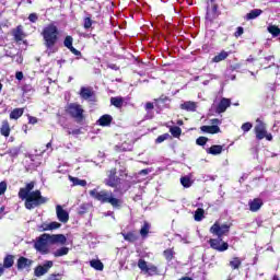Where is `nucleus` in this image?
<instances>
[{
	"instance_id": "obj_46",
	"label": "nucleus",
	"mask_w": 280,
	"mask_h": 280,
	"mask_svg": "<svg viewBox=\"0 0 280 280\" xmlns=\"http://www.w3.org/2000/svg\"><path fill=\"white\" fill-rule=\"evenodd\" d=\"M42 268H43L44 270H46V273L49 272V269H50V268H54V261H51V260H46V261L44 262V265H42Z\"/></svg>"
},
{
	"instance_id": "obj_9",
	"label": "nucleus",
	"mask_w": 280,
	"mask_h": 280,
	"mask_svg": "<svg viewBox=\"0 0 280 280\" xmlns=\"http://www.w3.org/2000/svg\"><path fill=\"white\" fill-rule=\"evenodd\" d=\"M231 231V225L229 224H222L220 225V223L215 222L211 228H210V233H212V235H217V237H219V240H221L222 237H224V235H228V233Z\"/></svg>"
},
{
	"instance_id": "obj_62",
	"label": "nucleus",
	"mask_w": 280,
	"mask_h": 280,
	"mask_svg": "<svg viewBox=\"0 0 280 280\" xmlns=\"http://www.w3.org/2000/svg\"><path fill=\"white\" fill-rule=\"evenodd\" d=\"M179 280H194V279L190 278V277H183V278H180Z\"/></svg>"
},
{
	"instance_id": "obj_64",
	"label": "nucleus",
	"mask_w": 280,
	"mask_h": 280,
	"mask_svg": "<svg viewBox=\"0 0 280 280\" xmlns=\"http://www.w3.org/2000/svg\"><path fill=\"white\" fill-rule=\"evenodd\" d=\"M271 58H275L273 56L266 57L265 60H270Z\"/></svg>"
},
{
	"instance_id": "obj_51",
	"label": "nucleus",
	"mask_w": 280,
	"mask_h": 280,
	"mask_svg": "<svg viewBox=\"0 0 280 280\" xmlns=\"http://www.w3.org/2000/svg\"><path fill=\"white\" fill-rule=\"evenodd\" d=\"M8 190V184L5 182L0 183V196H3L5 191Z\"/></svg>"
},
{
	"instance_id": "obj_60",
	"label": "nucleus",
	"mask_w": 280,
	"mask_h": 280,
	"mask_svg": "<svg viewBox=\"0 0 280 280\" xmlns=\"http://www.w3.org/2000/svg\"><path fill=\"white\" fill-rule=\"evenodd\" d=\"M3 272H5V269H3V265L0 264V277L3 276Z\"/></svg>"
},
{
	"instance_id": "obj_38",
	"label": "nucleus",
	"mask_w": 280,
	"mask_h": 280,
	"mask_svg": "<svg viewBox=\"0 0 280 280\" xmlns=\"http://www.w3.org/2000/svg\"><path fill=\"white\" fill-rule=\"evenodd\" d=\"M180 184L183 185V187H185V189H189V187H191V185H194V183L191 182V178L189 176L180 177Z\"/></svg>"
},
{
	"instance_id": "obj_11",
	"label": "nucleus",
	"mask_w": 280,
	"mask_h": 280,
	"mask_svg": "<svg viewBox=\"0 0 280 280\" xmlns=\"http://www.w3.org/2000/svg\"><path fill=\"white\" fill-rule=\"evenodd\" d=\"M79 95L82 100L95 102V91H93V88L82 86Z\"/></svg>"
},
{
	"instance_id": "obj_36",
	"label": "nucleus",
	"mask_w": 280,
	"mask_h": 280,
	"mask_svg": "<svg viewBox=\"0 0 280 280\" xmlns=\"http://www.w3.org/2000/svg\"><path fill=\"white\" fill-rule=\"evenodd\" d=\"M170 132L172 137H174L175 139H178L180 138V135H183V129H180V127L178 126H173L170 128Z\"/></svg>"
},
{
	"instance_id": "obj_33",
	"label": "nucleus",
	"mask_w": 280,
	"mask_h": 280,
	"mask_svg": "<svg viewBox=\"0 0 280 280\" xmlns=\"http://www.w3.org/2000/svg\"><path fill=\"white\" fill-rule=\"evenodd\" d=\"M230 267L233 270H240V268L242 267V258L233 257L232 260L230 261Z\"/></svg>"
},
{
	"instance_id": "obj_45",
	"label": "nucleus",
	"mask_w": 280,
	"mask_h": 280,
	"mask_svg": "<svg viewBox=\"0 0 280 280\" xmlns=\"http://www.w3.org/2000/svg\"><path fill=\"white\" fill-rule=\"evenodd\" d=\"M209 141V138L201 136L197 138L196 143L197 145H207V142Z\"/></svg>"
},
{
	"instance_id": "obj_6",
	"label": "nucleus",
	"mask_w": 280,
	"mask_h": 280,
	"mask_svg": "<svg viewBox=\"0 0 280 280\" xmlns=\"http://www.w3.org/2000/svg\"><path fill=\"white\" fill-rule=\"evenodd\" d=\"M104 185L112 187V189H119L121 187V178L117 176V168L114 167L108 172L107 178L104 179Z\"/></svg>"
},
{
	"instance_id": "obj_43",
	"label": "nucleus",
	"mask_w": 280,
	"mask_h": 280,
	"mask_svg": "<svg viewBox=\"0 0 280 280\" xmlns=\"http://www.w3.org/2000/svg\"><path fill=\"white\" fill-rule=\"evenodd\" d=\"M35 277H43L44 275H47V270L43 268V266L38 265L34 269Z\"/></svg>"
},
{
	"instance_id": "obj_14",
	"label": "nucleus",
	"mask_w": 280,
	"mask_h": 280,
	"mask_svg": "<svg viewBox=\"0 0 280 280\" xmlns=\"http://www.w3.org/2000/svg\"><path fill=\"white\" fill-rule=\"evenodd\" d=\"M32 264H34V260L25 256H21L16 261V268L18 270H25V268H32Z\"/></svg>"
},
{
	"instance_id": "obj_13",
	"label": "nucleus",
	"mask_w": 280,
	"mask_h": 280,
	"mask_svg": "<svg viewBox=\"0 0 280 280\" xmlns=\"http://www.w3.org/2000/svg\"><path fill=\"white\" fill-rule=\"evenodd\" d=\"M56 213L59 222H62V224H67V222H69V212L62 209V206L60 205L56 206Z\"/></svg>"
},
{
	"instance_id": "obj_27",
	"label": "nucleus",
	"mask_w": 280,
	"mask_h": 280,
	"mask_svg": "<svg viewBox=\"0 0 280 280\" xmlns=\"http://www.w3.org/2000/svg\"><path fill=\"white\" fill-rule=\"evenodd\" d=\"M179 108H182V110H187L188 113H196L197 106L195 102L187 101L180 104Z\"/></svg>"
},
{
	"instance_id": "obj_17",
	"label": "nucleus",
	"mask_w": 280,
	"mask_h": 280,
	"mask_svg": "<svg viewBox=\"0 0 280 280\" xmlns=\"http://www.w3.org/2000/svg\"><path fill=\"white\" fill-rule=\"evenodd\" d=\"M230 106L231 100L222 98L215 108V113H218V115H221V113H226V108H229Z\"/></svg>"
},
{
	"instance_id": "obj_31",
	"label": "nucleus",
	"mask_w": 280,
	"mask_h": 280,
	"mask_svg": "<svg viewBox=\"0 0 280 280\" xmlns=\"http://www.w3.org/2000/svg\"><path fill=\"white\" fill-rule=\"evenodd\" d=\"M112 106H115V108H121L124 106V97L121 96H115L110 98Z\"/></svg>"
},
{
	"instance_id": "obj_54",
	"label": "nucleus",
	"mask_w": 280,
	"mask_h": 280,
	"mask_svg": "<svg viewBox=\"0 0 280 280\" xmlns=\"http://www.w3.org/2000/svg\"><path fill=\"white\" fill-rule=\"evenodd\" d=\"M28 124H32V126L38 124V118L34 116H28Z\"/></svg>"
},
{
	"instance_id": "obj_57",
	"label": "nucleus",
	"mask_w": 280,
	"mask_h": 280,
	"mask_svg": "<svg viewBox=\"0 0 280 280\" xmlns=\"http://www.w3.org/2000/svg\"><path fill=\"white\" fill-rule=\"evenodd\" d=\"M15 78H16V80H23V73L21 72V71H18L16 73H15Z\"/></svg>"
},
{
	"instance_id": "obj_22",
	"label": "nucleus",
	"mask_w": 280,
	"mask_h": 280,
	"mask_svg": "<svg viewBox=\"0 0 280 280\" xmlns=\"http://www.w3.org/2000/svg\"><path fill=\"white\" fill-rule=\"evenodd\" d=\"M201 132H207V135H218L220 132V128L218 125L207 126L203 125L200 127Z\"/></svg>"
},
{
	"instance_id": "obj_20",
	"label": "nucleus",
	"mask_w": 280,
	"mask_h": 280,
	"mask_svg": "<svg viewBox=\"0 0 280 280\" xmlns=\"http://www.w3.org/2000/svg\"><path fill=\"white\" fill-rule=\"evenodd\" d=\"M125 242H129L130 244H135V242H137L139 240V235L137 234L136 231H130L127 233H121Z\"/></svg>"
},
{
	"instance_id": "obj_52",
	"label": "nucleus",
	"mask_w": 280,
	"mask_h": 280,
	"mask_svg": "<svg viewBox=\"0 0 280 280\" xmlns=\"http://www.w3.org/2000/svg\"><path fill=\"white\" fill-rule=\"evenodd\" d=\"M28 21H30L31 23H36V22L38 21V14H37V13H31V14L28 15Z\"/></svg>"
},
{
	"instance_id": "obj_59",
	"label": "nucleus",
	"mask_w": 280,
	"mask_h": 280,
	"mask_svg": "<svg viewBox=\"0 0 280 280\" xmlns=\"http://www.w3.org/2000/svg\"><path fill=\"white\" fill-rule=\"evenodd\" d=\"M109 69H113L114 71H119L118 66L115 63L109 65Z\"/></svg>"
},
{
	"instance_id": "obj_48",
	"label": "nucleus",
	"mask_w": 280,
	"mask_h": 280,
	"mask_svg": "<svg viewBox=\"0 0 280 280\" xmlns=\"http://www.w3.org/2000/svg\"><path fill=\"white\" fill-rule=\"evenodd\" d=\"M168 138L170 133L161 135L155 139V143H163V141H167Z\"/></svg>"
},
{
	"instance_id": "obj_18",
	"label": "nucleus",
	"mask_w": 280,
	"mask_h": 280,
	"mask_svg": "<svg viewBox=\"0 0 280 280\" xmlns=\"http://www.w3.org/2000/svg\"><path fill=\"white\" fill-rule=\"evenodd\" d=\"M50 244H67V236L65 234H49Z\"/></svg>"
},
{
	"instance_id": "obj_40",
	"label": "nucleus",
	"mask_w": 280,
	"mask_h": 280,
	"mask_svg": "<svg viewBox=\"0 0 280 280\" xmlns=\"http://www.w3.org/2000/svg\"><path fill=\"white\" fill-rule=\"evenodd\" d=\"M149 233H150V223L144 222V224L140 229V235L141 237H148Z\"/></svg>"
},
{
	"instance_id": "obj_35",
	"label": "nucleus",
	"mask_w": 280,
	"mask_h": 280,
	"mask_svg": "<svg viewBox=\"0 0 280 280\" xmlns=\"http://www.w3.org/2000/svg\"><path fill=\"white\" fill-rule=\"evenodd\" d=\"M174 255H176V252H174V247L167 248L163 252V256L166 261H172V259H174Z\"/></svg>"
},
{
	"instance_id": "obj_58",
	"label": "nucleus",
	"mask_w": 280,
	"mask_h": 280,
	"mask_svg": "<svg viewBox=\"0 0 280 280\" xmlns=\"http://www.w3.org/2000/svg\"><path fill=\"white\" fill-rule=\"evenodd\" d=\"M211 124H213V126H218V125H220V119L213 118V119H211Z\"/></svg>"
},
{
	"instance_id": "obj_34",
	"label": "nucleus",
	"mask_w": 280,
	"mask_h": 280,
	"mask_svg": "<svg viewBox=\"0 0 280 280\" xmlns=\"http://www.w3.org/2000/svg\"><path fill=\"white\" fill-rule=\"evenodd\" d=\"M90 266L91 268H94V270H104V262H102V260L100 259H93L90 261Z\"/></svg>"
},
{
	"instance_id": "obj_53",
	"label": "nucleus",
	"mask_w": 280,
	"mask_h": 280,
	"mask_svg": "<svg viewBox=\"0 0 280 280\" xmlns=\"http://www.w3.org/2000/svg\"><path fill=\"white\" fill-rule=\"evenodd\" d=\"M244 34V27L238 26L234 33L235 38H240Z\"/></svg>"
},
{
	"instance_id": "obj_30",
	"label": "nucleus",
	"mask_w": 280,
	"mask_h": 280,
	"mask_svg": "<svg viewBox=\"0 0 280 280\" xmlns=\"http://www.w3.org/2000/svg\"><path fill=\"white\" fill-rule=\"evenodd\" d=\"M69 180L70 183H72V185L74 187H86V180L85 179H80L78 177H73V176H69Z\"/></svg>"
},
{
	"instance_id": "obj_56",
	"label": "nucleus",
	"mask_w": 280,
	"mask_h": 280,
	"mask_svg": "<svg viewBox=\"0 0 280 280\" xmlns=\"http://www.w3.org/2000/svg\"><path fill=\"white\" fill-rule=\"evenodd\" d=\"M42 231H49V223H43L40 225Z\"/></svg>"
},
{
	"instance_id": "obj_25",
	"label": "nucleus",
	"mask_w": 280,
	"mask_h": 280,
	"mask_svg": "<svg viewBox=\"0 0 280 280\" xmlns=\"http://www.w3.org/2000/svg\"><path fill=\"white\" fill-rule=\"evenodd\" d=\"M12 266H14V255L8 254L3 258L2 268L5 270L12 268Z\"/></svg>"
},
{
	"instance_id": "obj_3",
	"label": "nucleus",
	"mask_w": 280,
	"mask_h": 280,
	"mask_svg": "<svg viewBox=\"0 0 280 280\" xmlns=\"http://www.w3.org/2000/svg\"><path fill=\"white\" fill-rule=\"evenodd\" d=\"M89 195L94 200H97V202H101V205H110L113 209H121V205H124V201L113 196L110 190L94 188L90 190Z\"/></svg>"
},
{
	"instance_id": "obj_8",
	"label": "nucleus",
	"mask_w": 280,
	"mask_h": 280,
	"mask_svg": "<svg viewBox=\"0 0 280 280\" xmlns=\"http://www.w3.org/2000/svg\"><path fill=\"white\" fill-rule=\"evenodd\" d=\"M138 268L141 270V272H144V275H148L149 277L159 275V267H156V265H148V261L144 259L138 260Z\"/></svg>"
},
{
	"instance_id": "obj_1",
	"label": "nucleus",
	"mask_w": 280,
	"mask_h": 280,
	"mask_svg": "<svg viewBox=\"0 0 280 280\" xmlns=\"http://www.w3.org/2000/svg\"><path fill=\"white\" fill-rule=\"evenodd\" d=\"M34 185H36V183L31 182L26 184L24 188H20L18 192L20 200H24V207L27 211H32L49 202V198L44 197L39 189L34 190Z\"/></svg>"
},
{
	"instance_id": "obj_24",
	"label": "nucleus",
	"mask_w": 280,
	"mask_h": 280,
	"mask_svg": "<svg viewBox=\"0 0 280 280\" xmlns=\"http://www.w3.org/2000/svg\"><path fill=\"white\" fill-rule=\"evenodd\" d=\"M206 19L210 23H213L218 19V4H213L211 11H207Z\"/></svg>"
},
{
	"instance_id": "obj_55",
	"label": "nucleus",
	"mask_w": 280,
	"mask_h": 280,
	"mask_svg": "<svg viewBox=\"0 0 280 280\" xmlns=\"http://www.w3.org/2000/svg\"><path fill=\"white\" fill-rule=\"evenodd\" d=\"M144 108H145V110H154V103L148 102V103L144 105Z\"/></svg>"
},
{
	"instance_id": "obj_5",
	"label": "nucleus",
	"mask_w": 280,
	"mask_h": 280,
	"mask_svg": "<svg viewBox=\"0 0 280 280\" xmlns=\"http://www.w3.org/2000/svg\"><path fill=\"white\" fill-rule=\"evenodd\" d=\"M256 122L257 124L254 127L256 139L258 141H261L262 139H266L267 141H272V133H268V130L266 129V124L259 118L256 120Z\"/></svg>"
},
{
	"instance_id": "obj_23",
	"label": "nucleus",
	"mask_w": 280,
	"mask_h": 280,
	"mask_svg": "<svg viewBox=\"0 0 280 280\" xmlns=\"http://www.w3.org/2000/svg\"><path fill=\"white\" fill-rule=\"evenodd\" d=\"M224 147L220 144H213L206 150L207 154H212V156H218V154H222Z\"/></svg>"
},
{
	"instance_id": "obj_4",
	"label": "nucleus",
	"mask_w": 280,
	"mask_h": 280,
	"mask_svg": "<svg viewBox=\"0 0 280 280\" xmlns=\"http://www.w3.org/2000/svg\"><path fill=\"white\" fill-rule=\"evenodd\" d=\"M67 115L71 116L77 124H82L85 119L84 108L78 103H70L66 106Z\"/></svg>"
},
{
	"instance_id": "obj_39",
	"label": "nucleus",
	"mask_w": 280,
	"mask_h": 280,
	"mask_svg": "<svg viewBox=\"0 0 280 280\" xmlns=\"http://www.w3.org/2000/svg\"><path fill=\"white\" fill-rule=\"evenodd\" d=\"M195 221L196 222H202V219L205 218V209L202 208H198L196 211H195Z\"/></svg>"
},
{
	"instance_id": "obj_63",
	"label": "nucleus",
	"mask_w": 280,
	"mask_h": 280,
	"mask_svg": "<svg viewBox=\"0 0 280 280\" xmlns=\"http://www.w3.org/2000/svg\"><path fill=\"white\" fill-rule=\"evenodd\" d=\"M46 148L47 149L51 148V141L46 144Z\"/></svg>"
},
{
	"instance_id": "obj_16",
	"label": "nucleus",
	"mask_w": 280,
	"mask_h": 280,
	"mask_svg": "<svg viewBox=\"0 0 280 280\" xmlns=\"http://www.w3.org/2000/svg\"><path fill=\"white\" fill-rule=\"evenodd\" d=\"M248 206L249 211H252L253 213H257V211H259V209L264 207V200H261V198H255L253 200H249Z\"/></svg>"
},
{
	"instance_id": "obj_21",
	"label": "nucleus",
	"mask_w": 280,
	"mask_h": 280,
	"mask_svg": "<svg viewBox=\"0 0 280 280\" xmlns=\"http://www.w3.org/2000/svg\"><path fill=\"white\" fill-rule=\"evenodd\" d=\"M97 124H98V126L106 128V127L110 126V124H113V116L105 114L97 119Z\"/></svg>"
},
{
	"instance_id": "obj_41",
	"label": "nucleus",
	"mask_w": 280,
	"mask_h": 280,
	"mask_svg": "<svg viewBox=\"0 0 280 280\" xmlns=\"http://www.w3.org/2000/svg\"><path fill=\"white\" fill-rule=\"evenodd\" d=\"M7 58H12V60H15L18 65H23V55L16 54V55H10L5 54Z\"/></svg>"
},
{
	"instance_id": "obj_12",
	"label": "nucleus",
	"mask_w": 280,
	"mask_h": 280,
	"mask_svg": "<svg viewBox=\"0 0 280 280\" xmlns=\"http://www.w3.org/2000/svg\"><path fill=\"white\" fill-rule=\"evenodd\" d=\"M63 47H67V49H69V51H71V54H73L74 56H79L80 58H82V52L78 49H75V47H73V37L70 35H67L63 39Z\"/></svg>"
},
{
	"instance_id": "obj_29",
	"label": "nucleus",
	"mask_w": 280,
	"mask_h": 280,
	"mask_svg": "<svg viewBox=\"0 0 280 280\" xmlns=\"http://www.w3.org/2000/svg\"><path fill=\"white\" fill-rule=\"evenodd\" d=\"M23 113H25V108H14L11 113H10V115H9V117H10V119H20V117H23Z\"/></svg>"
},
{
	"instance_id": "obj_32",
	"label": "nucleus",
	"mask_w": 280,
	"mask_h": 280,
	"mask_svg": "<svg viewBox=\"0 0 280 280\" xmlns=\"http://www.w3.org/2000/svg\"><path fill=\"white\" fill-rule=\"evenodd\" d=\"M12 34H13L15 40H18V42L23 40V26L22 25L16 26V28H14L12 31Z\"/></svg>"
},
{
	"instance_id": "obj_19",
	"label": "nucleus",
	"mask_w": 280,
	"mask_h": 280,
	"mask_svg": "<svg viewBox=\"0 0 280 280\" xmlns=\"http://www.w3.org/2000/svg\"><path fill=\"white\" fill-rule=\"evenodd\" d=\"M10 132H12V129L10 128V121H8V119L2 120L0 127V135L8 138L10 137Z\"/></svg>"
},
{
	"instance_id": "obj_7",
	"label": "nucleus",
	"mask_w": 280,
	"mask_h": 280,
	"mask_svg": "<svg viewBox=\"0 0 280 280\" xmlns=\"http://www.w3.org/2000/svg\"><path fill=\"white\" fill-rule=\"evenodd\" d=\"M49 242V234L45 233L37 237L34 248L42 253V255H49V246L47 245Z\"/></svg>"
},
{
	"instance_id": "obj_37",
	"label": "nucleus",
	"mask_w": 280,
	"mask_h": 280,
	"mask_svg": "<svg viewBox=\"0 0 280 280\" xmlns=\"http://www.w3.org/2000/svg\"><path fill=\"white\" fill-rule=\"evenodd\" d=\"M54 257H65L69 255V247H61L52 253Z\"/></svg>"
},
{
	"instance_id": "obj_42",
	"label": "nucleus",
	"mask_w": 280,
	"mask_h": 280,
	"mask_svg": "<svg viewBox=\"0 0 280 280\" xmlns=\"http://www.w3.org/2000/svg\"><path fill=\"white\" fill-rule=\"evenodd\" d=\"M268 32L273 36V38H277L280 34V28L277 25H270L268 26Z\"/></svg>"
},
{
	"instance_id": "obj_47",
	"label": "nucleus",
	"mask_w": 280,
	"mask_h": 280,
	"mask_svg": "<svg viewBox=\"0 0 280 280\" xmlns=\"http://www.w3.org/2000/svg\"><path fill=\"white\" fill-rule=\"evenodd\" d=\"M61 226H62V224H60L59 222H56V221L48 223L49 231H56V229H60Z\"/></svg>"
},
{
	"instance_id": "obj_61",
	"label": "nucleus",
	"mask_w": 280,
	"mask_h": 280,
	"mask_svg": "<svg viewBox=\"0 0 280 280\" xmlns=\"http://www.w3.org/2000/svg\"><path fill=\"white\" fill-rule=\"evenodd\" d=\"M22 130L25 132V135H27V130H28L27 125H23V126H22Z\"/></svg>"
},
{
	"instance_id": "obj_2",
	"label": "nucleus",
	"mask_w": 280,
	"mask_h": 280,
	"mask_svg": "<svg viewBox=\"0 0 280 280\" xmlns=\"http://www.w3.org/2000/svg\"><path fill=\"white\" fill-rule=\"evenodd\" d=\"M40 36L43 38V45L46 47L47 51H49V54H56V51H58L56 46L58 45V40H60V31L58 30V26L54 23L48 24L43 28Z\"/></svg>"
},
{
	"instance_id": "obj_49",
	"label": "nucleus",
	"mask_w": 280,
	"mask_h": 280,
	"mask_svg": "<svg viewBox=\"0 0 280 280\" xmlns=\"http://www.w3.org/2000/svg\"><path fill=\"white\" fill-rule=\"evenodd\" d=\"M252 129H253L252 122H245L241 127V130H243V132H250Z\"/></svg>"
},
{
	"instance_id": "obj_10",
	"label": "nucleus",
	"mask_w": 280,
	"mask_h": 280,
	"mask_svg": "<svg viewBox=\"0 0 280 280\" xmlns=\"http://www.w3.org/2000/svg\"><path fill=\"white\" fill-rule=\"evenodd\" d=\"M210 248L213 250H218V253H224V250H229V243L223 242L222 238H210L208 241Z\"/></svg>"
},
{
	"instance_id": "obj_26",
	"label": "nucleus",
	"mask_w": 280,
	"mask_h": 280,
	"mask_svg": "<svg viewBox=\"0 0 280 280\" xmlns=\"http://www.w3.org/2000/svg\"><path fill=\"white\" fill-rule=\"evenodd\" d=\"M231 54H233V51H225V50H221L218 55H215L212 58V62H222V60H226V58H229V56H231Z\"/></svg>"
},
{
	"instance_id": "obj_28",
	"label": "nucleus",
	"mask_w": 280,
	"mask_h": 280,
	"mask_svg": "<svg viewBox=\"0 0 280 280\" xmlns=\"http://www.w3.org/2000/svg\"><path fill=\"white\" fill-rule=\"evenodd\" d=\"M261 14H264V11L261 9H254L246 14L245 19L246 21H253L258 16H261Z\"/></svg>"
},
{
	"instance_id": "obj_15",
	"label": "nucleus",
	"mask_w": 280,
	"mask_h": 280,
	"mask_svg": "<svg viewBox=\"0 0 280 280\" xmlns=\"http://www.w3.org/2000/svg\"><path fill=\"white\" fill-rule=\"evenodd\" d=\"M172 100L170 96L162 94L159 98H154V104L159 110H163V108H167V102H171Z\"/></svg>"
},
{
	"instance_id": "obj_44",
	"label": "nucleus",
	"mask_w": 280,
	"mask_h": 280,
	"mask_svg": "<svg viewBox=\"0 0 280 280\" xmlns=\"http://www.w3.org/2000/svg\"><path fill=\"white\" fill-rule=\"evenodd\" d=\"M92 26H93V20H91V18H84L83 20L84 30H91Z\"/></svg>"
},
{
	"instance_id": "obj_50",
	"label": "nucleus",
	"mask_w": 280,
	"mask_h": 280,
	"mask_svg": "<svg viewBox=\"0 0 280 280\" xmlns=\"http://www.w3.org/2000/svg\"><path fill=\"white\" fill-rule=\"evenodd\" d=\"M47 280H62V273H51Z\"/></svg>"
}]
</instances>
